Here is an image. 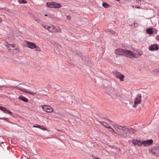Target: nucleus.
<instances>
[{"instance_id":"obj_1","label":"nucleus","mask_w":159,"mask_h":159,"mask_svg":"<svg viewBox=\"0 0 159 159\" xmlns=\"http://www.w3.org/2000/svg\"><path fill=\"white\" fill-rule=\"evenodd\" d=\"M42 25L43 27L50 32L58 33L60 32L61 31V29L58 26H56L54 25L48 26L47 25L43 24Z\"/></svg>"},{"instance_id":"obj_2","label":"nucleus","mask_w":159,"mask_h":159,"mask_svg":"<svg viewBox=\"0 0 159 159\" xmlns=\"http://www.w3.org/2000/svg\"><path fill=\"white\" fill-rule=\"evenodd\" d=\"M124 56L132 59L138 58V56L135 52L127 49H126Z\"/></svg>"},{"instance_id":"obj_3","label":"nucleus","mask_w":159,"mask_h":159,"mask_svg":"<svg viewBox=\"0 0 159 159\" xmlns=\"http://www.w3.org/2000/svg\"><path fill=\"white\" fill-rule=\"evenodd\" d=\"M126 49H123L121 48H118L115 49L114 53L116 55L119 56H125Z\"/></svg>"},{"instance_id":"obj_4","label":"nucleus","mask_w":159,"mask_h":159,"mask_svg":"<svg viewBox=\"0 0 159 159\" xmlns=\"http://www.w3.org/2000/svg\"><path fill=\"white\" fill-rule=\"evenodd\" d=\"M114 75L118 79L120 80L121 81H124L125 76L120 73L118 71H115L113 73Z\"/></svg>"},{"instance_id":"obj_5","label":"nucleus","mask_w":159,"mask_h":159,"mask_svg":"<svg viewBox=\"0 0 159 159\" xmlns=\"http://www.w3.org/2000/svg\"><path fill=\"white\" fill-rule=\"evenodd\" d=\"M15 88L20 90L22 92L28 93L30 95H31L34 96L36 95V93L28 91L27 90H26V89L22 87L20 88V87H15Z\"/></svg>"},{"instance_id":"obj_6","label":"nucleus","mask_w":159,"mask_h":159,"mask_svg":"<svg viewBox=\"0 0 159 159\" xmlns=\"http://www.w3.org/2000/svg\"><path fill=\"white\" fill-rule=\"evenodd\" d=\"M141 95L140 94H138L136 96L134 102V105L133 107L135 108L137 105L140 103L141 101Z\"/></svg>"},{"instance_id":"obj_7","label":"nucleus","mask_w":159,"mask_h":159,"mask_svg":"<svg viewBox=\"0 0 159 159\" xmlns=\"http://www.w3.org/2000/svg\"><path fill=\"white\" fill-rule=\"evenodd\" d=\"M44 111L48 113H51L53 111V109L49 105H44L42 107Z\"/></svg>"},{"instance_id":"obj_8","label":"nucleus","mask_w":159,"mask_h":159,"mask_svg":"<svg viewBox=\"0 0 159 159\" xmlns=\"http://www.w3.org/2000/svg\"><path fill=\"white\" fill-rule=\"evenodd\" d=\"M153 142V140L151 139L146 141H141V145H143L144 147L148 146L151 145Z\"/></svg>"},{"instance_id":"obj_9","label":"nucleus","mask_w":159,"mask_h":159,"mask_svg":"<svg viewBox=\"0 0 159 159\" xmlns=\"http://www.w3.org/2000/svg\"><path fill=\"white\" fill-rule=\"evenodd\" d=\"M112 125L115 129L118 131H120L121 130L125 131V127L121 126H119L118 125H117L115 123H113L112 124Z\"/></svg>"},{"instance_id":"obj_10","label":"nucleus","mask_w":159,"mask_h":159,"mask_svg":"<svg viewBox=\"0 0 159 159\" xmlns=\"http://www.w3.org/2000/svg\"><path fill=\"white\" fill-rule=\"evenodd\" d=\"M24 42L26 43L27 46L29 48L32 49L35 48L36 45L35 43L26 41H25Z\"/></svg>"},{"instance_id":"obj_11","label":"nucleus","mask_w":159,"mask_h":159,"mask_svg":"<svg viewBox=\"0 0 159 159\" xmlns=\"http://www.w3.org/2000/svg\"><path fill=\"white\" fill-rule=\"evenodd\" d=\"M159 48V46L157 44H154L151 45L148 47L149 50L153 51L154 50H157Z\"/></svg>"},{"instance_id":"obj_12","label":"nucleus","mask_w":159,"mask_h":159,"mask_svg":"<svg viewBox=\"0 0 159 159\" xmlns=\"http://www.w3.org/2000/svg\"><path fill=\"white\" fill-rule=\"evenodd\" d=\"M132 143L135 145H137L138 146H141V141L139 139H134L132 141Z\"/></svg>"},{"instance_id":"obj_13","label":"nucleus","mask_w":159,"mask_h":159,"mask_svg":"<svg viewBox=\"0 0 159 159\" xmlns=\"http://www.w3.org/2000/svg\"><path fill=\"white\" fill-rule=\"evenodd\" d=\"M18 98L19 99L25 102H27L28 101V99L26 98L22 95L20 96Z\"/></svg>"},{"instance_id":"obj_14","label":"nucleus","mask_w":159,"mask_h":159,"mask_svg":"<svg viewBox=\"0 0 159 159\" xmlns=\"http://www.w3.org/2000/svg\"><path fill=\"white\" fill-rule=\"evenodd\" d=\"M100 123L103 126L108 129L110 127L109 124H108V123H107L105 122H100Z\"/></svg>"},{"instance_id":"obj_15","label":"nucleus","mask_w":159,"mask_h":159,"mask_svg":"<svg viewBox=\"0 0 159 159\" xmlns=\"http://www.w3.org/2000/svg\"><path fill=\"white\" fill-rule=\"evenodd\" d=\"M125 131H128L130 133H134V130L131 128H126L125 129Z\"/></svg>"},{"instance_id":"obj_16","label":"nucleus","mask_w":159,"mask_h":159,"mask_svg":"<svg viewBox=\"0 0 159 159\" xmlns=\"http://www.w3.org/2000/svg\"><path fill=\"white\" fill-rule=\"evenodd\" d=\"M47 6L50 8H54L53 2H47Z\"/></svg>"},{"instance_id":"obj_17","label":"nucleus","mask_w":159,"mask_h":159,"mask_svg":"<svg viewBox=\"0 0 159 159\" xmlns=\"http://www.w3.org/2000/svg\"><path fill=\"white\" fill-rule=\"evenodd\" d=\"M54 8H59L61 7V5L59 3L53 2Z\"/></svg>"},{"instance_id":"obj_18","label":"nucleus","mask_w":159,"mask_h":159,"mask_svg":"<svg viewBox=\"0 0 159 159\" xmlns=\"http://www.w3.org/2000/svg\"><path fill=\"white\" fill-rule=\"evenodd\" d=\"M156 150V148H154L151 151V153L153 155H155V156H157L158 154V152H157V151H158V150Z\"/></svg>"},{"instance_id":"obj_19","label":"nucleus","mask_w":159,"mask_h":159,"mask_svg":"<svg viewBox=\"0 0 159 159\" xmlns=\"http://www.w3.org/2000/svg\"><path fill=\"white\" fill-rule=\"evenodd\" d=\"M33 127H34V128H39L43 130H47V129H46V128L44 127H43L42 126H40L39 125H38V126L34 125V126H33Z\"/></svg>"},{"instance_id":"obj_20","label":"nucleus","mask_w":159,"mask_h":159,"mask_svg":"<svg viewBox=\"0 0 159 159\" xmlns=\"http://www.w3.org/2000/svg\"><path fill=\"white\" fill-rule=\"evenodd\" d=\"M105 32L108 34H113L115 33L114 32L111 30H107L105 31Z\"/></svg>"},{"instance_id":"obj_21","label":"nucleus","mask_w":159,"mask_h":159,"mask_svg":"<svg viewBox=\"0 0 159 159\" xmlns=\"http://www.w3.org/2000/svg\"><path fill=\"white\" fill-rule=\"evenodd\" d=\"M102 6L105 8H108L110 7V5L107 3H102Z\"/></svg>"},{"instance_id":"obj_22","label":"nucleus","mask_w":159,"mask_h":159,"mask_svg":"<svg viewBox=\"0 0 159 159\" xmlns=\"http://www.w3.org/2000/svg\"><path fill=\"white\" fill-rule=\"evenodd\" d=\"M137 53H136L138 56V58L139 57L141 56L143 54V52L141 51L138 50L137 51Z\"/></svg>"},{"instance_id":"obj_23","label":"nucleus","mask_w":159,"mask_h":159,"mask_svg":"<svg viewBox=\"0 0 159 159\" xmlns=\"http://www.w3.org/2000/svg\"><path fill=\"white\" fill-rule=\"evenodd\" d=\"M18 2L20 4H25L27 3V2L26 0H19L18 1Z\"/></svg>"},{"instance_id":"obj_24","label":"nucleus","mask_w":159,"mask_h":159,"mask_svg":"<svg viewBox=\"0 0 159 159\" xmlns=\"http://www.w3.org/2000/svg\"><path fill=\"white\" fill-rule=\"evenodd\" d=\"M147 32L149 34H151L153 33V31L151 28H149L147 30Z\"/></svg>"},{"instance_id":"obj_25","label":"nucleus","mask_w":159,"mask_h":159,"mask_svg":"<svg viewBox=\"0 0 159 159\" xmlns=\"http://www.w3.org/2000/svg\"><path fill=\"white\" fill-rule=\"evenodd\" d=\"M4 112L6 113H8L9 114H11V115L12 114V112L10 110H7V108H6V110H5V111H4Z\"/></svg>"},{"instance_id":"obj_26","label":"nucleus","mask_w":159,"mask_h":159,"mask_svg":"<svg viewBox=\"0 0 159 159\" xmlns=\"http://www.w3.org/2000/svg\"><path fill=\"white\" fill-rule=\"evenodd\" d=\"M35 20L37 22L39 23H41L42 22V21L40 20L38 18H35Z\"/></svg>"},{"instance_id":"obj_27","label":"nucleus","mask_w":159,"mask_h":159,"mask_svg":"<svg viewBox=\"0 0 159 159\" xmlns=\"http://www.w3.org/2000/svg\"><path fill=\"white\" fill-rule=\"evenodd\" d=\"M35 48L36 50L37 51H38V52H40L41 51L39 47L37 46L36 45H35Z\"/></svg>"},{"instance_id":"obj_28","label":"nucleus","mask_w":159,"mask_h":159,"mask_svg":"<svg viewBox=\"0 0 159 159\" xmlns=\"http://www.w3.org/2000/svg\"><path fill=\"white\" fill-rule=\"evenodd\" d=\"M6 108L3 107H2L0 106V110H1L2 111H3L4 112V111H5V110H6Z\"/></svg>"},{"instance_id":"obj_29","label":"nucleus","mask_w":159,"mask_h":159,"mask_svg":"<svg viewBox=\"0 0 159 159\" xmlns=\"http://www.w3.org/2000/svg\"><path fill=\"white\" fill-rule=\"evenodd\" d=\"M108 129H110L109 130V131H110L112 133V132L114 133H115V132L114 131V129L112 128H111V127L110 126Z\"/></svg>"},{"instance_id":"obj_30","label":"nucleus","mask_w":159,"mask_h":159,"mask_svg":"<svg viewBox=\"0 0 159 159\" xmlns=\"http://www.w3.org/2000/svg\"><path fill=\"white\" fill-rule=\"evenodd\" d=\"M7 44L8 45H7V44H6L5 45V46L7 47V48H8V50H11V48H10V45H9L10 44H9L8 43H7Z\"/></svg>"},{"instance_id":"obj_31","label":"nucleus","mask_w":159,"mask_h":159,"mask_svg":"<svg viewBox=\"0 0 159 159\" xmlns=\"http://www.w3.org/2000/svg\"><path fill=\"white\" fill-rule=\"evenodd\" d=\"M133 8H140L141 7L139 6H133Z\"/></svg>"},{"instance_id":"obj_32","label":"nucleus","mask_w":159,"mask_h":159,"mask_svg":"<svg viewBox=\"0 0 159 159\" xmlns=\"http://www.w3.org/2000/svg\"><path fill=\"white\" fill-rule=\"evenodd\" d=\"M107 121H108L110 124L111 123V122H112V121H111V120H109V119H107Z\"/></svg>"},{"instance_id":"obj_33","label":"nucleus","mask_w":159,"mask_h":159,"mask_svg":"<svg viewBox=\"0 0 159 159\" xmlns=\"http://www.w3.org/2000/svg\"><path fill=\"white\" fill-rule=\"evenodd\" d=\"M9 45L10 46H11L13 48H14L15 47V46L14 45H13L9 44Z\"/></svg>"},{"instance_id":"obj_34","label":"nucleus","mask_w":159,"mask_h":159,"mask_svg":"<svg viewBox=\"0 0 159 159\" xmlns=\"http://www.w3.org/2000/svg\"><path fill=\"white\" fill-rule=\"evenodd\" d=\"M6 118H4L0 117V119H3V120H6Z\"/></svg>"},{"instance_id":"obj_35","label":"nucleus","mask_w":159,"mask_h":159,"mask_svg":"<svg viewBox=\"0 0 159 159\" xmlns=\"http://www.w3.org/2000/svg\"><path fill=\"white\" fill-rule=\"evenodd\" d=\"M2 21V20L1 18L0 17V22H1Z\"/></svg>"},{"instance_id":"obj_36","label":"nucleus","mask_w":159,"mask_h":159,"mask_svg":"<svg viewBox=\"0 0 159 159\" xmlns=\"http://www.w3.org/2000/svg\"><path fill=\"white\" fill-rule=\"evenodd\" d=\"M137 1H139L140 2H141L143 0H136Z\"/></svg>"},{"instance_id":"obj_37","label":"nucleus","mask_w":159,"mask_h":159,"mask_svg":"<svg viewBox=\"0 0 159 159\" xmlns=\"http://www.w3.org/2000/svg\"><path fill=\"white\" fill-rule=\"evenodd\" d=\"M67 18H68V19H69V20H70V18H68V16H67Z\"/></svg>"},{"instance_id":"obj_38","label":"nucleus","mask_w":159,"mask_h":159,"mask_svg":"<svg viewBox=\"0 0 159 159\" xmlns=\"http://www.w3.org/2000/svg\"><path fill=\"white\" fill-rule=\"evenodd\" d=\"M67 18H68V19H69V20H70V18H68V16H67Z\"/></svg>"},{"instance_id":"obj_39","label":"nucleus","mask_w":159,"mask_h":159,"mask_svg":"<svg viewBox=\"0 0 159 159\" xmlns=\"http://www.w3.org/2000/svg\"><path fill=\"white\" fill-rule=\"evenodd\" d=\"M117 1H120V0H116Z\"/></svg>"},{"instance_id":"obj_40","label":"nucleus","mask_w":159,"mask_h":159,"mask_svg":"<svg viewBox=\"0 0 159 159\" xmlns=\"http://www.w3.org/2000/svg\"><path fill=\"white\" fill-rule=\"evenodd\" d=\"M45 16H48V15H47L46 14V15H45Z\"/></svg>"}]
</instances>
